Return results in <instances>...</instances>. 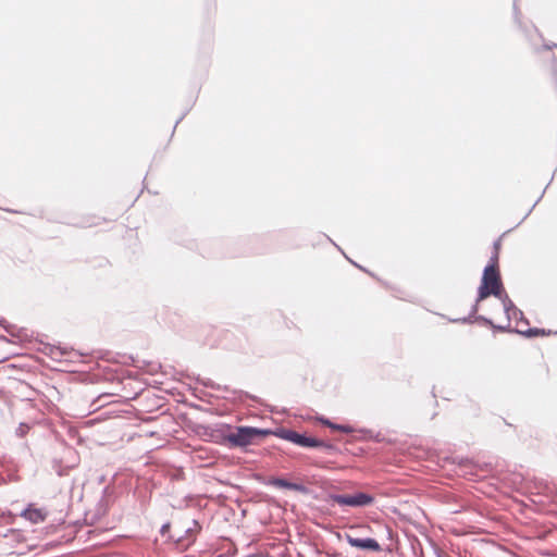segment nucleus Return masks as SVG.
<instances>
[{
  "mask_svg": "<svg viewBox=\"0 0 557 557\" xmlns=\"http://www.w3.org/2000/svg\"><path fill=\"white\" fill-rule=\"evenodd\" d=\"M347 542L350 546L361 549H369L373 552H380L381 546L374 539H358L347 535Z\"/></svg>",
  "mask_w": 557,
  "mask_h": 557,
  "instance_id": "obj_6",
  "label": "nucleus"
},
{
  "mask_svg": "<svg viewBox=\"0 0 557 557\" xmlns=\"http://www.w3.org/2000/svg\"><path fill=\"white\" fill-rule=\"evenodd\" d=\"M500 249V242L497 240L494 244V255L491 258L490 264L485 267L481 284L479 287L478 297L475 300V310H478L480 304L486 299L488 296L493 295L498 298L496 301V310L488 314V317H485L484 320L493 325L496 326V322H502L500 315H504L506 319H508V310L509 305H511L510 300L508 299L507 295L503 298V283L500 278V273L498 269V255Z\"/></svg>",
  "mask_w": 557,
  "mask_h": 557,
  "instance_id": "obj_1",
  "label": "nucleus"
},
{
  "mask_svg": "<svg viewBox=\"0 0 557 557\" xmlns=\"http://www.w3.org/2000/svg\"><path fill=\"white\" fill-rule=\"evenodd\" d=\"M272 484L276 487H281V488H288V490H297L298 486L294 483H290V482H287L286 480H283V479H274L272 481Z\"/></svg>",
  "mask_w": 557,
  "mask_h": 557,
  "instance_id": "obj_7",
  "label": "nucleus"
},
{
  "mask_svg": "<svg viewBox=\"0 0 557 557\" xmlns=\"http://www.w3.org/2000/svg\"><path fill=\"white\" fill-rule=\"evenodd\" d=\"M48 510L37 507L35 504H29L22 512L21 517L33 524L42 523L48 518Z\"/></svg>",
  "mask_w": 557,
  "mask_h": 557,
  "instance_id": "obj_4",
  "label": "nucleus"
},
{
  "mask_svg": "<svg viewBox=\"0 0 557 557\" xmlns=\"http://www.w3.org/2000/svg\"><path fill=\"white\" fill-rule=\"evenodd\" d=\"M325 424H327L329 426H331L333 429L341 430L343 432H349V429L347 426H344V425H334V424H332L329 421H326Z\"/></svg>",
  "mask_w": 557,
  "mask_h": 557,
  "instance_id": "obj_9",
  "label": "nucleus"
},
{
  "mask_svg": "<svg viewBox=\"0 0 557 557\" xmlns=\"http://www.w3.org/2000/svg\"><path fill=\"white\" fill-rule=\"evenodd\" d=\"M284 438L302 447H318L323 445L322 442L313 437H308L306 435L299 434L295 431H285Z\"/></svg>",
  "mask_w": 557,
  "mask_h": 557,
  "instance_id": "obj_5",
  "label": "nucleus"
},
{
  "mask_svg": "<svg viewBox=\"0 0 557 557\" xmlns=\"http://www.w3.org/2000/svg\"><path fill=\"white\" fill-rule=\"evenodd\" d=\"M552 334V331H546L544 329H529L527 331V335L532 336H548Z\"/></svg>",
  "mask_w": 557,
  "mask_h": 557,
  "instance_id": "obj_8",
  "label": "nucleus"
},
{
  "mask_svg": "<svg viewBox=\"0 0 557 557\" xmlns=\"http://www.w3.org/2000/svg\"><path fill=\"white\" fill-rule=\"evenodd\" d=\"M333 500L341 506L363 507L372 504L374 498L366 493H356L352 495H335Z\"/></svg>",
  "mask_w": 557,
  "mask_h": 557,
  "instance_id": "obj_3",
  "label": "nucleus"
},
{
  "mask_svg": "<svg viewBox=\"0 0 557 557\" xmlns=\"http://www.w3.org/2000/svg\"><path fill=\"white\" fill-rule=\"evenodd\" d=\"M268 434L269 431L265 430L250 426H239L235 431L228 433L225 438L231 446L246 447L248 445L255 444L257 440L262 438Z\"/></svg>",
  "mask_w": 557,
  "mask_h": 557,
  "instance_id": "obj_2",
  "label": "nucleus"
}]
</instances>
